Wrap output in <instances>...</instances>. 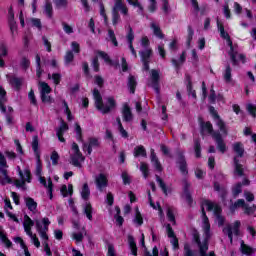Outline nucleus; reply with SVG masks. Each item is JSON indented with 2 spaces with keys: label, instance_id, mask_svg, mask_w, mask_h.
<instances>
[{
  "label": "nucleus",
  "instance_id": "1",
  "mask_svg": "<svg viewBox=\"0 0 256 256\" xmlns=\"http://www.w3.org/2000/svg\"><path fill=\"white\" fill-rule=\"evenodd\" d=\"M206 211H211L216 217L215 222L218 223L219 227L225 224V218L221 215V206L215 202H211L209 200H204L202 202V228L204 231V239L201 242L199 239V233L194 232L193 237L195 243H197L199 247L200 256H207V251L209 250V239L211 237V224L209 223V218L205 214ZM208 256H215V252H210Z\"/></svg>",
  "mask_w": 256,
  "mask_h": 256
},
{
  "label": "nucleus",
  "instance_id": "2",
  "mask_svg": "<svg viewBox=\"0 0 256 256\" xmlns=\"http://www.w3.org/2000/svg\"><path fill=\"white\" fill-rule=\"evenodd\" d=\"M209 111L214 117V121L221 132L212 133V137L216 141L218 151H220V153H225V151H227V144H225V141H223V137H227V126L225 125V122L219 118V115H217V111H215L214 107H210Z\"/></svg>",
  "mask_w": 256,
  "mask_h": 256
},
{
  "label": "nucleus",
  "instance_id": "3",
  "mask_svg": "<svg viewBox=\"0 0 256 256\" xmlns=\"http://www.w3.org/2000/svg\"><path fill=\"white\" fill-rule=\"evenodd\" d=\"M35 225L37 232L43 241L44 251L46 255H53V253L51 252V248L49 247V243L47 242L49 241V236L47 235V233L49 232V226L51 225V221L49 220V218L44 217L40 220H35Z\"/></svg>",
  "mask_w": 256,
  "mask_h": 256
},
{
  "label": "nucleus",
  "instance_id": "4",
  "mask_svg": "<svg viewBox=\"0 0 256 256\" xmlns=\"http://www.w3.org/2000/svg\"><path fill=\"white\" fill-rule=\"evenodd\" d=\"M217 27H218V30L220 31V35L222 39H225L226 45L230 47L228 54L233 62V65H237L239 61H242V63H245V56L243 54L237 53V48L233 46V42L231 41L229 34L225 32V27H223V24L219 20H217Z\"/></svg>",
  "mask_w": 256,
  "mask_h": 256
},
{
  "label": "nucleus",
  "instance_id": "5",
  "mask_svg": "<svg viewBox=\"0 0 256 256\" xmlns=\"http://www.w3.org/2000/svg\"><path fill=\"white\" fill-rule=\"evenodd\" d=\"M93 98L95 101V107L100 111V113H109V111H112V109H115V99L113 97H108L103 102V98L101 97V93H99V90L94 89L93 91Z\"/></svg>",
  "mask_w": 256,
  "mask_h": 256
},
{
  "label": "nucleus",
  "instance_id": "6",
  "mask_svg": "<svg viewBox=\"0 0 256 256\" xmlns=\"http://www.w3.org/2000/svg\"><path fill=\"white\" fill-rule=\"evenodd\" d=\"M36 171L35 174L38 177L39 182L43 185L46 189H48L49 199H53V182L51 178L48 181L43 177V166L41 165V157H36Z\"/></svg>",
  "mask_w": 256,
  "mask_h": 256
},
{
  "label": "nucleus",
  "instance_id": "7",
  "mask_svg": "<svg viewBox=\"0 0 256 256\" xmlns=\"http://www.w3.org/2000/svg\"><path fill=\"white\" fill-rule=\"evenodd\" d=\"M140 45L144 49L140 52L142 63L144 65V71H149V59L153 53V50L149 47V37L143 36L140 40Z\"/></svg>",
  "mask_w": 256,
  "mask_h": 256
},
{
  "label": "nucleus",
  "instance_id": "8",
  "mask_svg": "<svg viewBox=\"0 0 256 256\" xmlns=\"http://www.w3.org/2000/svg\"><path fill=\"white\" fill-rule=\"evenodd\" d=\"M233 151L236 154L234 157V175H238V177H243V165L239 163L238 157H243V153H245V148L241 142H235L233 144Z\"/></svg>",
  "mask_w": 256,
  "mask_h": 256
},
{
  "label": "nucleus",
  "instance_id": "9",
  "mask_svg": "<svg viewBox=\"0 0 256 256\" xmlns=\"http://www.w3.org/2000/svg\"><path fill=\"white\" fill-rule=\"evenodd\" d=\"M119 11L125 17L129 15V8L123 3V0H114V6L112 9V23L114 26L117 25V23H119V21L121 20Z\"/></svg>",
  "mask_w": 256,
  "mask_h": 256
},
{
  "label": "nucleus",
  "instance_id": "10",
  "mask_svg": "<svg viewBox=\"0 0 256 256\" xmlns=\"http://www.w3.org/2000/svg\"><path fill=\"white\" fill-rule=\"evenodd\" d=\"M34 225L35 221H33L28 215H25L23 221L24 231L26 235L30 237L31 243H33V245H35L37 249H39V247H41V242L39 241V238H37V234H34L32 231Z\"/></svg>",
  "mask_w": 256,
  "mask_h": 256
},
{
  "label": "nucleus",
  "instance_id": "11",
  "mask_svg": "<svg viewBox=\"0 0 256 256\" xmlns=\"http://www.w3.org/2000/svg\"><path fill=\"white\" fill-rule=\"evenodd\" d=\"M70 160L74 167H81V163H83L84 161L83 155L81 154V151H79V146L77 145V143L72 144V148L70 151Z\"/></svg>",
  "mask_w": 256,
  "mask_h": 256
},
{
  "label": "nucleus",
  "instance_id": "12",
  "mask_svg": "<svg viewBox=\"0 0 256 256\" xmlns=\"http://www.w3.org/2000/svg\"><path fill=\"white\" fill-rule=\"evenodd\" d=\"M18 173L20 176V180L16 179L14 181V184L16 187H21L22 189H25V184L31 182V170L26 168L24 171L21 170V167H17Z\"/></svg>",
  "mask_w": 256,
  "mask_h": 256
},
{
  "label": "nucleus",
  "instance_id": "13",
  "mask_svg": "<svg viewBox=\"0 0 256 256\" xmlns=\"http://www.w3.org/2000/svg\"><path fill=\"white\" fill-rule=\"evenodd\" d=\"M241 227V222L239 220L235 221L233 224H228L223 229L224 235H228L230 242L233 243V237L239 235V228Z\"/></svg>",
  "mask_w": 256,
  "mask_h": 256
},
{
  "label": "nucleus",
  "instance_id": "14",
  "mask_svg": "<svg viewBox=\"0 0 256 256\" xmlns=\"http://www.w3.org/2000/svg\"><path fill=\"white\" fill-rule=\"evenodd\" d=\"M38 85L42 103H53V98L49 95L51 93V86L46 82H39Z\"/></svg>",
  "mask_w": 256,
  "mask_h": 256
},
{
  "label": "nucleus",
  "instance_id": "15",
  "mask_svg": "<svg viewBox=\"0 0 256 256\" xmlns=\"http://www.w3.org/2000/svg\"><path fill=\"white\" fill-rule=\"evenodd\" d=\"M7 167V160L5 159V156L0 152V173L2 174L0 183H2V185H5L10 181L9 176H7Z\"/></svg>",
  "mask_w": 256,
  "mask_h": 256
},
{
  "label": "nucleus",
  "instance_id": "16",
  "mask_svg": "<svg viewBox=\"0 0 256 256\" xmlns=\"http://www.w3.org/2000/svg\"><path fill=\"white\" fill-rule=\"evenodd\" d=\"M238 207H242V209L247 215H251L256 211L255 205L249 207V205H247L245 203V200L243 199H239L237 202H235L234 205L231 207V211H235V209H237Z\"/></svg>",
  "mask_w": 256,
  "mask_h": 256
},
{
  "label": "nucleus",
  "instance_id": "17",
  "mask_svg": "<svg viewBox=\"0 0 256 256\" xmlns=\"http://www.w3.org/2000/svg\"><path fill=\"white\" fill-rule=\"evenodd\" d=\"M166 231H167V236L169 237V239H171L170 243L171 245H173V248L179 249V240L175 236V232L173 231L171 224L166 225Z\"/></svg>",
  "mask_w": 256,
  "mask_h": 256
},
{
  "label": "nucleus",
  "instance_id": "18",
  "mask_svg": "<svg viewBox=\"0 0 256 256\" xmlns=\"http://www.w3.org/2000/svg\"><path fill=\"white\" fill-rule=\"evenodd\" d=\"M149 86L153 87L156 93H159V71L158 70H151Z\"/></svg>",
  "mask_w": 256,
  "mask_h": 256
},
{
  "label": "nucleus",
  "instance_id": "19",
  "mask_svg": "<svg viewBox=\"0 0 256 256\" xmlns=\"http://www.w3.org/2000/svg\"><path fill=\"white\" fill-rule=\"evenodd\" d=\"M4 203H5L4 211L6 215H8L12 219V221H15V223H19V219L17 218V216H15V214L10 212L13 209V205H11V200H9V198H6L4 200Z\"/></svg>",
  "mask_w": 256,
  "mask_h": 256
},
{
  "label": "nucleus",
  "instance_id": "20",
  "mask_svg": "<svg viewBox=\"0 0 256 256\" xmlns=\"http://www.w3.org/2000/svg\"><path fill=\"white\" fill-rule=\"evenodd\" d=\"M152 167H154L155 171L158 173H161L163 171V166L161 165V162H159V158H157V155L155 154V150L151 149V155H150Z\"/></svg>",
  "mask_w": 256,
  "mask_h": 256
},
{
  "label": "nucleus",
  "instance_id": "21",
  "mask_svg": "<svg viewBox=\"0 0 256 256\" xmlns=\"http://www.w3.org/2000/svg\"><path fill=\"white\" fill-rule=\"evenodd\" d=\"M68 130H69V126L67 125V123H65V121H62L60 127L57 129V132H56L58 140L61 143H65V138L63 137V135H65V132H67Z\"/></svg>",
  "mask_w": 256,
  "mask_h": 256
},
{
  "label": "nucleus",
  "instance_id": "22",
  "mask_svg": "<svg viewBox=\"0 0 256 256\" xmlns=\"http://www.w3.org/2000/svg\"><path fill=\"white\" fill-rule=\"evenodd\" d=\"M94 147H99V139L90 138L89 144H84L83 149L88 153V155H91Z\"/></svg>",
  "mask_w": 256,
  "mask_h": 256
},
{
  "label": "nucleus",
  "instance_id": "23",
  "mask_svg": "<svg viewBox=\"0 0 256 256\" xmlns=\"http://www.w3.org/2000/svg\"><path fill=\"white\" fill-rule=\"evenodd\" d=\"M129 32L127 34V41L129 43V49L132 53V55H134V57H137V52L135 51V48L133 47V41L135 39V35L133 34V29L131 28V26L128 27Z\"/></svg>",
  "mask_w": 256,
  "mask_h": 256
},
{
  "label": "nucleus",
  "instance_id": "24",
  "mask_svg": "<svg viewBox=\"0 0 256 256\" xmlns=\"http://www.w3.org/2000/svg\"><path fill=\"white\" fill-rule=\"evenodd\" d=\"M96 185L100 191L107 187V175L101 173L96 177Z\"/></svg>",
  "mask_w": 256,
  "mask_h": 256
},
{
  "label": "nucleus",
  "instance_id": "25",
  "mask_svg": "<svg viewBox=\"0 0 256 256\" xmlns=\"http://www.w3.org/2000/svg\"><path fill=\"white\" fill-rule=\"evenodd\" d=\"M122 117L126 122L133 121V113H131V108L127 104L122 108Z\"/></svg>",
  "mask_w": 256,
  "mask_h": 256
},
{
  "label": "nucleus",
  "instance_id": "26",
  "mask_svg": "<svg viewBox=\"0 0 256 256\" xmlns=\"http://www.w3.org/2000/svg\"><path fill=\"white\" fill-rule=\"evenodd\" d=\"M26 207L31 211V213L35 214L37 213V202L31 197H26L24 199Z\"/></svg>",
  "mask_w": 256,
  "mask_h": 256
},
{
  "label": "nucleus",
  "instance_id": "27",
  "mask_svg": "<svg viewBox=\"0 0 256 256\" xmlns=\"http://www.w3.org/2000/svg\"><path fill=\"white\" fill-rule=\"evenodd\" d=\"M14 243H18L23 250L22 256H31V253H29V249L27 248V245H25V241H23V238L21 237H15L13 239Z\"/></svg>",
  "mask_w": 256,
  "mask_h": 256
},
{
  "label": "nucleus",
  "instance_id": "28",
  "mask_svg": "<svg viewBox=\"0 0 256 256\" xmlns=\"http://www.w3.org/2000/svg\"><path fill=\"white\" fill-rule=\"evenodd\" d=\"M150 28L152 29L155 37H158V39H163L165 37V35L161 31V26H159V24L151 22Z\"/></svg>",
  "mask_w": 256,
  "mask_h": 256
},
{
  "label": "nucleus",
  "instance_id": "29",
  "mask_svg": "<svg viewBox=\"0 0 256 256\" xmlns=\"http://www.w3.org/2000/svg\"><path fill=\"white\" fill-rule=\"evenodd\" d=\"M116 126L121 137H123V139H127L129 137V133L127 132V130H125V128H123V124L121 123V118L119 117L116 118Z\"/></svg>",
  "mask_w": 256,
  "mask_h": 256
},
{
  "label": "nucleus",
  "instance_id": "30",
  "mask_svg": "<svg viewBox=\"0 0 256 256\" xmlns=\"http://www.w3.org/2000/svg\"><path fill=\"white\" fill-rule=\"evenodd\" d=\"M24 82H25V79H23V78L12 77L10 79V84L12 85V87H15V89L17 91H19V89H21Z\"/></svg>",
  "mask_w": 256,
  "mask_h": 256
},
{
  "label": "nucleus",
  "instance_id": "31",
  "mask_svg": "<svg viewBox=\"0 0 256 256\" xmlns=\"http://www.w3.org/2000/svg\"><path fill=\"white\" fill-rule=\"evenodd\" d=\"M32 149L34 151L35 157H41V153L39 152V137L33 136L32 138Z\"/></svg>",
  "mask_w": 256,
  "mask_h": 256
},
{
  "label": "nucleus",
  "instance_id": "32",
  "mask_svg": "<svg viewBox=\"0 0 256 256\" xmlns=\"http://www.w3.org/2000/svg\"><path fill=\"white\" fill-rule=\"evenodd\" d=\"M133 222L138 227H141V225H143V216L141 215V212L139 211L138 207L135 208V217Z\"/></svg>",
  "mask_w": 256,
  "mask_h": 256
},
{
  "label": "nucleus",
  "instance_id": "33",
  "mask_svg": "<svg viewBox=\"0 0 256 256\" xmlns=\"http://www.w3.org/2000/svg\"><path fill=\"white\" fill-rule=\"evenodd\" d=\"M128 245L132 255L137 256V244L135 243V238H133V236H128Z\"/></svg>",
  "mask_w": 256,
  "mask_h": 256
},
{
  "label": "nucleus",
  "instance_id": "34",
  "mask_svg": "<svg viewBox=\"0 0 256 256\" xmlns=\"http://www.w3.org/2000/svg\"><path fill=\"white\" fill-rule=\"evenodd\" d=\"M7 46L3 43L0 44V67H5V61L1 59L2 57H7Z\"/></svg>",
  "mask_w": 256,
  "mask_h": 256
},
{
  "label": "nucleus",
  "instance_id": "35",
  "mask_svg": "<svg viewBox=\"0 0 256 256\" xmlns=\"http://www.w3.org/2000/svg\"><path fill=\"white\" fill-rule=\"evenodd\" d=\"M61 194L63 195V197H69V195H73V185H63L60 189Z\"/></svg>",
  "mask_w": 256,
  "mask_h": 256
},
{
  "label": "nucleus",
  "instance_id": "36",
  "mask_svg": "<svg viewBox=\"0 0 256 256\" xmlns=\"http://www.w3.org/2000/svg\"><path fill=\"white\" fill-rule=\"evenodd\" d=\"M175 213H177V210L173 207H169L167 209V218H168V221H170V223H172L173 225H175Z\"/></svg>",
  "mask_w": 256,
  "mask_h": 256
},
{
  "label": "nucleus",
  "instance_id": "37",
  "mask_svg": "<svg viewBox=\"0 0 256 256\" xmlns=\"http://www.w3.org/2000/svg\"><path fill=\"white\" fill-rule=\"evenodd\" d=\"M200 125L203 135H205V133H213V125H211V122H201Z\"/></svg>",
  "mask_w": 256,
  "mask_h": 256
},
{
  "label": "nucleus",
  "instance_id": "38",
  "mask_svg": "<svg viewBox=\"0 0 256 256\" xmlns=\"http://www.w3.org/2000/svg\"><path fill=\"white\" fill-rule=\"evenodd\" d=\"M6 95L7 92L3 89V87L0 86V111H2V113H5V106L3 103H5Z\"/></svg>",
  "mask_w": 256,
  "mask_h": 256
},
{
  "label": "nucleus",
  "instance_id": "39",
  "mask_svg": "<svg viewBox=\"0 0 256 256\" xmlns=\"http://www.w3.org/2000/svg\"><path fill=\"white\" fill-rule=\"evenodd\" d=\"M81 197L82 199H89V196L91 195V190L89 189V185H87V183H85L83 186H82V189H81Z\"/></svg>",
  "mask_w": 256,
  "mask_h": 256
},
{
  "label": "nucleus",
  "instance_id": "40",
  "mask_svg": "<svg viewBox=\"0 0 256 256\" xmlns=\"http://www.w3.org/2000/svg\"><path fill=\"white\" fill-rule=\"evenodd\" d=\"M241 252L243 255H251L252 253H255V250L245 244V242L241 241Z\"/></svg>",
  "mask_w": 256,
  "mask_h": 256
},
{
  "label": "nucleus",
  "instance_id": "41",
  "mask_svg": "<svg viewBox=\"0 0 256 256\" xmlns=\"http://www.w3.org/2000/svg\"><path fill=\"white\" fill-rule=\"evenodd\" d=\"M84 213H85L87 219H89V221H92V220H93V215H92V213H93V207H91V204L86 203V204L84 205Z\"/></svg>",
  "mask_w": 256,
  "mask_h": 256
},
{
  "label": "nucleus",
  "instance_id": "42",
  "mask_svg": "<svg viewBox=\"0 0 256 256\" xmlns=\"http://www.w3.org/2000/svg\"><path fill=\"white\" fill-rule=\"evenodd\" d=\"M186 58H187V54L185 52H183L180 56L179 61L173 59L172 64L174 65V67L179 68V67H181V65H183V63H185Z\"/></svg>",
  "mask_w": 256,
  "mask_h": 256
},
{
  "label": "nucleus",
  "instance_id": "43",
  "mask_svg": "<svg viewBox=\"0 0 256 256\" xmlns=\"http://www.w3.org/2000/svg\"><path fill=\"white\" fill-rule=\"evenodd\" d=\"M186 58H187V54L185 52H183L180 56L179 61L173 59L172 64L174 65V67L179 68V67H181V65H183V63H185Z\"/></svg>",
  "mask_w": 256,
  "mask_h": 256
},
{
  "label": "nucleus",
  "instance_id": "44",
  "mask_svg": "<svg viewBox=\"0 0 256 256\" xmlns=\"http://www.w3.org/2000/svg\"><path fill=\"white\" fill-rule=\"evenodd\" d=\"M135 87H137V80H135V77L130 76L128 78V88L130 93H135Z\"/></svg>",
  "mask_w": 256,
  "mask_h": 256
},
{
  "label": "nucleus",
  "instance_id": "45",
  "mask_svg": "<svg viewBox=\"0 0 256 256\" xmlns=\"http://www.w3.org/2000/svg\"><path fill=\"white\" fill-rule=\"evenodd\" d=\"M184 199L188 203V205H191L193 203V198H191V194L189 193V185L186 184L184 187V194H183Z\"/></svg>",
  "mask_w": 256,
  "mask_h": 256
},
{
  "label": "nucleus",
  "instance_id": "46",
  "mask_svg": "<svg viewBox=\"0 0 256 256\" xmlns=\"http://www.w3.org/2000/svg\"><path fill=\"white\" fill-rule=\"evenodd\" d=\"M134 155L135 157H146L147 153L143 146H138L134 149Z\"/></svg>",
  "mask_w": 256,
  "mask_h": 256
},
{
  "label": "nucleus",
  "instance_id": "47",
  "mask_svg": "<svg viewBox=\"0 0 256 256\" xmlns=\"http://www.w3.org/2000/svg\"><path fill=\"white\" fill-rule=\"evenodd\" d=\"M148 196L149 204L152 207V209H158L160 217H163V209H161V206L159 204L155 205V203H153V200L151 199V192H148Z\"/></svg>",
  "mask_w": 256,
  "mask_h": 256
},
{
  "label": "nucleus",
  "instance_id": "48",
  "mask_svg": "<svg viewBox=\"0 0 256 256\" xmlns=\"http://www.w3.org/2000/svg\"><path fill=\"white\" fill-rule=\"evenodd\" d=\"M64 105V113L67 115L68 121H73V114H71V110L69 109V105L67 104V101H62Z\"/></svg>",
  "mask_w": 256,
  "mask_h": 256
},
{
  "label": "nucleus",
  "instance_id": "49",
  "mask_svg": "<svg viewBox=\"0 0 256 256\" xmlns=\"http://www.w3.org/2000/svg\"><path fill=\"white\" fill-rule=\"evenodd\" d=\"M132 7H137L138 13H143V6L139 3V0H126Z\"/></svg>",
  "mask_w": 256,
  "mask_h": 256
},
{
  "label": "nucleus",
  "instance_id": "50",
  "mask_svg": "<svg viewBox=\"0 0 256 256\" xmlns=\"http://www.w3.org/2000/svg\"><path fill=\"white\" fill-rule=\"evenodd\" d=\"M0 241H1V243H4V245L6 247H11V245H12L11 240H9V238H7V235H5V233H3V231H0Z\"/></svg>",
  "mask_w": 256,
  "mask_h": 256
},
{
  "label": "nucleus",
  "instance_id": "51",
  "mask_svg": "<svg viewBox=\"0 0 256 256\" xmlns=\"http://www.w3.org/2000/svg\"><path fill=\"white\" fill-rule=\"evenodd\" d=\"M140 171L142 172L144 179H147V177H149V165H147L145 162L141 163Z\"/></svg>",
  "mask_w": 256,
  "mask_h": 256
},
{
  "label": "nucleus",
  "instance_id": "52",
  "mask_svg": "<svg viewBox=\"0 0 256 256\" xmlns=\"http://www.w3.org/2000/svg\"><path fill=\"white\" fill-rule=\"evenodd\" d=\"M108 37L114 47H117V45H119V43L117 42V38L115 37V32L113 30L108 29Z\"/></svg>",
  "mask_w": 256,
  "mask_h": 256
},
{
  "label": "nucleus",
  "instance_id": "53",
  "mask_svg": "<svg viewBox=\"0 0 256 256\" xmlns=\"http://www.w3.org/2000/svg\"><path fill=\"white\" fill-rule=\"evenodd\" d=\"M156 181H157L159 187L162 189L163 193H164L165 195H168L169 192L167 191V186L165 185V182H163V180L161 179V177L156 176Z\"/></svg>",
  "mask_w": 256,
  "mask_h": 256
},
{
  "label": "nucleus",
  "instance_id": "54",
  "mask_svg": "<svg viewBox=\"0 0 256 256\" xmlns=\"http://www.w3.org/2000/svg\"><path fill=\"white\" fill-rule=\"evenodd\" d=\"M179 168L183 175H187V162H185L184 158H180Z\"/></svg>",
  "mask_w": 256,
  "mask_h": 256
},
{
  "label": "nucleus",
  "instance_id": "55",
  "mask_svg": "<svg viewBox=\"0 0 256 256\" xmlns=\"http://www.w3.org/2000/svg\"><path fill=\"white\" fill-rule=\"evenodd\" d=\"M97 57L104 59L105 63H108L109 65H113V62H111V59L109 58V55H107V53L103 51H99L97 54Z\"/></svg>",
  "mask_w": 256,
  "mask_h": 256
},
{
  "label": "nucleus",
  "instance_id": "56",
  "mask_svg": "<svg viewBox=\"0 0 256 256\" xmlns=\"http://www.w3.org/2000/svg\"><path fill=\"white\" fill-rule=\"evenodd\" d=\"M214 189L215 191H218V193H220L221 197H225V195L227 194V190H225V187H221V185H219V183H215L214 184Z\"/></svg>",
  "mask_w": 256,
  "mask_h": 256
},
{
  "label": "nucleus",
  "instance_id": "57",
  "mask_svg": "<svg viewBox=\"0 0 256 256\" xmlns=\"http://www.w3.org/2000/svg\"><path fill=\"white\" fill-rule=\"evenodd\" d=\"M44 11H45L47 17L53 16V6L51 5V2H49V1L46 2Z\"/></svg>",
  "mask_w": 256,
  "mask_h": 256
},
{
  "label": "nucleus",
  "instance_id": "58",
  "mask_svg": "<svg viewBox=\"0 0 256 256\" xmlns=\"http://www.w3.org/2000/svg\"><path fill=\"white\" fill-rule=\"evenodd\" d=\"M223 77L226 83H231V67L230 66L226 67Z\"/></svg>",
  "mask_w": 256,
  "mask_h": 256
},
{
  "label": "nucleus",
  "instance_id": "59",
  "mask_svg": "<svg viewBox=\"0 0 256 256\" xmlns=\"http://www.w3.org/2000/svg\"><path fill=\"white\" fill-rule=\"evenodd\" d=\"M29 25H31V27H36L37 29H41V20L37 19V18H31L28 21Z\"/></svg>",
  "mask_w": 256,
  "mask_h": 256
},
{
  "label": "nucleus",
  "instance_id": "60",
  "mask_svg": "<svg viewBox=\"0 0 256 256\" xmlns=\"http://www.w3.org/2000/svg\"><path fill=\"white\" fill-rule=\"evenodd\" d=\"M75 133L77 141H83L81 126L77 123L75 124Z\"/></svg>",
  "mask_w": 256,
  "mask_h": 256
},
{
  "label": "nucleus",
  "instance_id": "61",
  "mask_svg": "<svg viewBox=\"0 0 256 256\" xmlns=\"http://www.w3.org/2000/svg\"><path fill=\"white\" fill-rule=\"evenodd\" d=\"M28 99L31 105H37V98L35 97V92L33 90H30L28 93Z\"/></svg>",
  "mask_w": 256,
  "mask_h": 256
},
{
  "label": "nucleus",
  "instance_id": "62",
  "mask_svg": "<svg viewBox=\"0 0 256 256\" xmlns=\"http://www.w3.org/2000/svg\"><path fill=\"white\" fill-rule=\"evenodd\" d=\"M247 111L250 113L252 117H256V106L253 104H248L246 106Z\"/></svg>",
  "mask_w": 256,
  "mask_h": 256
},
{
  "label": "nucleus",
  "instance_id": "63",
  "mask_svg": "<svg viewBox=\"0 0 256 256\" xmlns=\"http://www.w3.org/2000/svg\"><path fill=\"white\" fill-rule=\"evenodd\" d=\"M50 159L53 165H57V163H59V153H57V151H53Z\"/></svg>",
  "mask_w": 256,
  "mask_h": 256
},
{
  "label": "nucleus",
  "instance_id": "64",
  "mask_svg": "<svg viewBox=\"0 0 256 256\" xmlns=\"http://www.w3.org/2000/svg\"><path fill=\"white\" fill-rule=\"evenodd\" d=\"M242 189H241V183L236 184L233 188H232V193L234 195V197H237V195H239V193H241Z\"/></svg>",
  "mask_w": 256,
  "mask_h": 256
}]
</instances>
